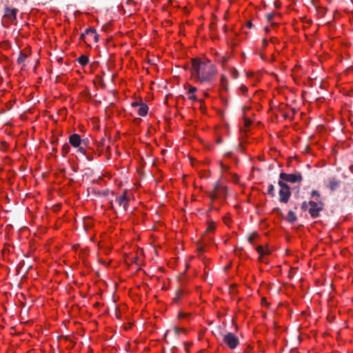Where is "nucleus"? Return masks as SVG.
I'll list each match as a JSON object with an SVG mask.
<instances>
[{
  "label": "nucleus",
  "instance_id": "44",
  "mask_svg": "<svg viewBox=\"0 0 353 353\" xmlns=\"http://www.w3.org/2000/svg\"><path fill=\"white\" fill-rule=\"evenodd\" d=\"M198 250H199V252L203 251V248H198Z\"/></svg>",
  "mask_w": 353,
  "mask_h": 353
},
{
  "label": "nucleus",
  "instance_id": "24",
  "mask_svg": "<svg viewBox=\"0 0 353 353\" xmlns=\"http://www.w3.org/2000/svg\"><path fill=\"white\" fill-rule=\"evenodd\" d=\"M181 296H182V292L180 290L177 291L176 292L175 297L174 298V301L175 302H178L180 300Z\"/></svg>",
  "mask_w": 353,
  "mask_h": 353
},
{
  "label": "nucleus",
  "instance_id": "11",
  "mask_svg": "<svg viewBox=\"0 0 353 353\" xmlns=\"http://www.w3.org/2000/svg\"><path fill=\"white\" fill-rule=\"evenodd\" d=\"M256 250L257 251V252L260 254V256L259 258V260L260 261H262V262H264V260L263 259V256L265 254H270V251L267 249V250H265L264 248L261 245H259L256 248Z\"/></svg>",
  "mask_w": 353,
  "mask_h": 353
},
{
  "label": "nucleus",
  "instance_id": "2",
  "mask_svg": "<svg viewBox=\"0 0 353 353\" xmlns=\"http://www.w3.org/2000/svg\"><path fill=\"white\" fill-rule=\"evenodd\" d=\"M69 143L74 148H77L78 150L83 153H85V147L88 145V140L81 139L78 134H73L69 137Z\"/></svg>",
  "mask_w": 353,
  "mask_h": 353
},
{
  "label": "nucleus",
  "instance_id": "29",
  "mask_svg": "<svg viewBox=\"0 0 353 353\" xmlns=\"http://www.w3.org/2000/svg\"><path fill=\"white\" fill-rule=\"evenodd\" d=\"M214 229H215V226H214V223H210L208 227V230L214 231Z\"/></svg>",
  "mask_w": 353,
  "mask_h": 353
},
{
  "label": "nucleus",
  "instance_id": "7",
  "mask_svg": "<svg viewBox=\"0 0 353 353\" xmlns=\"http://www.w3.org/2000/svg\"><path fill=\"white\" fill-rule=\"evenodd\" d=\"M6 2L7 3L5 5L4 8L3 17L10 21H12L16 19L18 10L17 8L10 7L8 3V0H6Z\"/></svg>",
  "mask_w": 353,
  "mask_h": 353
},
{
  "label": "nucleus",
  "instance_id": "18",
  "mask_svg": "<svg viewBox=\"0 0 353 353\" xmlns=\"http://www.w3.org/2000/svg\"><path fill=\"white\" fill-rule=\"evenodd\" d=\"M70 145L68 143H65L62 146V155L65 156L70 151Z\"/></svg>",
  "mask_w": 353,
  "mask_h": 353
},
{
  "label": "nucleus",
  "instance_id": "9",
  "mask_svg": "<svg viewBox=\"0 0 353 353\" xmlns=\"http://www.w3.org/2000/svg\"><path fill=\"white\" fill-rule=\"evenodd\" d=\"M279 201L281 203H287L291 196L290 190H279Z\"/></svg>",
  "mask_w": 353,
  "mask_h": 353
},
{
  "label": "nucleus",
  "instance_id": "5",
  "mask_svg": "<svg viewBox=\"0 0 353 353\" xmlns=\"http://www.w3.org/2000/svg\"><path fill=\"white\" fill-rule=\"evenodd\" d=\"M223 341L231 350L235 349L239 344V339L232 332H226L223 334Z\"/></svg>",
  "mask_w": 353,
  "mask_h": 353
},
{
  "label": "nucleus",
  "instance_id": "4",
  "mask_svg": "<svg viewBox=\"0 0 353 353\" xmlns=\"http://www.w3.org/2000/svg\"><path fill=\"white\" fill-rule=\"evenodd\" d=\"M212 201H214L218 197H225L227 194V188L219 181L214 185L213 192L208 193Z\"/></svg>",
  "mask_w": 353,
  "mask_h": 353
},
{
  "label": "nucleus",
  "instance_id": "15",
  "mask_svg": "<svg viewBox=\"0 0 353 353\" xmlns=\"http://www.w3.org/2000/svg\"><path fill=\"white\" fill-rule=\"evenodd\" d=\"M95 33H97L95 28H88L85 30V33L81 34V39H84L85 35H89V34L93 35Z\"/></svg>",
  "mask_w": 353,
  "mask_h": 353
},
{
  "label": "nucleus",
  "instance_id": "6",
  "mask_svg": "<svg viewBox=\"0 0 353 353\" xmlns=\"http://www.w3.org/2000/svg\"><path fill=\"white\" fill-rule=\"evenodd\" d=\"M279 178L282 180H285L286 182L292 183H299L303 180V176L300 172L294 174H286L285 172H281Z\"/></svg>",
  "mask_w": 353,
  "mask_h": 353
},
{
  "label": "nucleus",
  "instance_id": "17",
  "mask_svg": "<svg viewBox=\"0 0 353 353\" xmlns=\"http://www.w3.org/2000/svg\"><path fill=\"white\" fill-rule=\"evenodd\" d=\"M268 194L274 197L275 196L274 193V186L273 184H269L268 188Z\"/></svg>",
  "mask_w": 353,
  "mask_h": 353
},
{
  "label": "nucleus",
  "instance_id": "38",
  "mask_svg": "<svg viewBox=\"0 0 353 353\" xmlns=\"http://www.w3.org/2000/svg\"><path fill=\"white\" fill-rule=\"evenodd\" d=\"M101 145H105V140L103 139L101 143H100Z\"/></svg>",
  "mask_w": 353,
  "mask_h": 353
},
{
  "label": "nucleus",
  "instance_id": "13",
  "mask_svg": "<svg viewBox=\"0 0 353 353\" xmlns=\"http://www.w3.org/2000/svg\"><path fill=\"white\" fill-rule=\"evenodd\" d=\"M286 220L290 223H294L297 220V217L292 210L288 212Z\"/></svg>",
  "mask_w": 353,
  "mask_h": 353
},
{
  "label": "nucleus",
  "instance_id": "33",
  "mask_svg": "<svg viewBox=\"0 0 353 353\" xmlns=\"http://www.w3.org/2000/svg\"><path fill=\"white\" fill-rule=\"evenodd\" d=\"M227 81V79H226V77H225L224 74H222V75H221V83H222L223 86H225L224 83H225V81Z\"/></svg>",
  "mask_w": 353,
  "mask_h": 353
},
{
  "label": "nucleus",
  "instance_id": "42",
  "mask_svg": "<svg viewBox=\"0 0 353 353\" xmlns=\"http://www.w3.org/2000/svg\"><path fill=\"white\" fill-rule=\"evenodd\" d=\"M265 31L266 32H268L270 31V28H268V27H265Z\"/></svg>",
  "mask_w": 353,
  "mask_h": 353
},
{
  "label": "nucleus",
  "instance_id": "22",
  "mask_svg": "<svg viewBox=\"0 0 353 353\" xmlns=\"http://www.w3.org/2000/svg\"><path fill=\"white\" fill-rule=\"evenodd\" d=\"M301 208L303 211H308V209H309V204H308V202H306V201H303L302 203H301Z\"/></svg>",
  "mask_w": 353,
  "mask_h": 353
},
{
  "label": "nucleus",
  "instance_id": "39",
  "mask_svg": "<svg viewBox=\"0 0 353 353\" xmlns=\"http://www.w3.org/2000/svg\"><path fill=\"white\" fill-rule=\"evenodd\" d=\"M252 26H253V25H252V23L251 22H248V28H252Z\"/></svg>",
  "mask_w": 353,
  "mask_h": 353
},
{
  "label": "nucleus",
  "instance_id": "25",
  "mask_svg": "<svg viewBox=\"0 0 353 353\" xmlns=\"http://www.w3.org/2000/svg\"><path fill=\"white\" fill-rule=\"evenodd\" d=\"M230 74L233 79H236L238 77V72L234 68L231 70Z\"/></svg>",
  "mask_w": 353,
  "mask_h": 353
},
{
  "label": "nucleus",
  "instance_id": "30",
  "mask_svg": "<svg viewBox=\"0 0 353 353\" xmlns=\"http://www.w3.org/2000/svg\"><path fill=\"white\" fill-rule=\"evenodd\" d=\"M99 39V35L97 33L93 34V40L94 42H98Z\"/></svg>",
  "mask_w": 353,
  "mask_h": 353
},
{
  "label": "nucleus",
  "instance_id": "16",
  "mask_svg": "<svg viewBox=\"0 0 353 353\" xmlns=\"http://www.w3.org/2000/svg\"><path fill=\"white\" fill-rule=\"evenodd\" d=\"M285 180H280L278 182V184L280 187V190H290V187L285 183Z\"/></svg>",
  "mask_w": 353,
  "mask_h": 353
},
{
  "label": "nucleus",
  "instance_id": "1",
  "mask_svg": "<svg viewBox=\"0 0 353 353\" xmlns=\"http://www.w3.org/2000/svg\"><path fill=\"white\" fill-rule=\"evenodd\" d=\"M192 77L201 83L211 82L216 74L215 65L209 60L201 61L197 59L192 60Z\"/></svg>",
  "mask_w": 353,
  "mask_h": 353
},
{
  "label": "nucleus",
  "instance_id": "27",
  "mask_svg": "<svg viewBox=\"0 0 353 353\" xmlns=\"http://www.w3.org/2000/svg\"><path fill=\"white\" fill-rule=\"evenodd\" d=\"M219 62L221 63L222 65H224L228 61V58L225 57H221V59L219 60Z\"/></svg>",
  "mask_w": 353,
  "mask_h": 353
},
{
  "label": "nucleus",
  "instance_id": "20",
  "mask_svg": "<svg viewBox=\"0 0 353 353\" xmlns=\"http://www.w3.org/2000/svg\"><path fill=\"white\" fill-rule=\"evenodd\" d=\"M26 59V55L25 54H23L22 52L20 53L19 57L17 58V62L18 63H21L23 62Z\"/></svg>",
  "mask_w": 353,
  "mask_h": 353
},
{
  "label": "nucleus",
  "instance_id": "43",
  "mask_svg": "<svg viewBox=\"0 0 353 353\" xmlns=\"http://www.w3.org/2000/svg\"><path fill=\"white\" fill-rule=\"evenodd\" d=\"M263 41L264 45H267L268 41H267V40H266V39H263Z\"/></svg>",
  "mask_w": 353,
  "mask_h": 353
},
{
  "label": "nucleus",
  "instance_id": "32",
  "mask_svg": "<svg viewBox=\"0 0 353 353\" xmlns=\"http://www.w3.org/2000/svg\"><path fill=\"white\" fill-rule=\"evenodd\" d=\"M245 125L248 127L251 124V121L249 119L245 118Z\"/></svg>",
  "mask_w": 353,
  "mask_h": 353
},
{
  "label": "nucleus",
  "instance_id": "48",
  "mask_svg": "<svg viewBox=\"0 0 353 353\" xmlns=\"http://www.w3.org/2000/svg\"><path fill=\"white\" fill-rule=\"evenodd\" d=\"M329 2H330V0H327Z\"/></svg>",
  "mask_w": 353,
  "mask_h": 353
},
{
  "label": "nucleus",
  "instance_id": "36",
  "mask_svg": "<svg viewBox=\"0 0 353 353\" xmlns=\"http://www.w3.org/2000/svg\"><path fill=\"white\" fill-rule=\"evenodd\" d=\"M187 316V314H185V313H179V318H183V317H185V316Z\"/></svg>",
  "mask_w": 353,
  "mask_h": 353
},
{
  "label": "nucleus",
  "instance_id": "41",
  "mask_svg": "<svg viewBox=\"0 0 353 353\" xmlns=\"http://www.w3.org/2000/svg\"><path fill=\"white\" fill-rule=\"evenodd\" d=\"M168 332H169V331L168 330V331L165 333V334H164V339H165V340H167V336H168Z\"/></svg>",
  "mask_w": 353,
  "mask_h": 353
},
{
  "label": "nucleus",
  "instance_id": "47",
  "mask_svg": "<svg viewBox=\"0 0 353 353\" xmlns=\"http://www.w3.org/2000/svg\"><path fill=\"white\" fill-rule=\"evenodd\" d=\"M225 155H228V156L230 155V152H227V153L225 154Z\"/></svg>",
  "mask_w": 353,
  "mask_h": 353
},
{
  "label": "nucleus",
  "instance_id": "21",
  "mask_svg": "<svg viewBox=\"0 0 353 353\" xmlns=\"http://www.w3.org/2000/svg\"><path fill=\"white\" fill-rule=\"evenodd\" d=\"M257 236H258V234L256 232H252V234H250L248 239L249 243H253L254 239L255 237H256Z\"/></svg>",
  "mask_w": 353,
  "mask_h": 353
},
{
  "label": "nucleus",
  "instance_id": "23",
  "mask_svg": "<svg viewBox=\"0 0 353 353\" xmlns=\"http://www.w3.org/2000/svg\"><path fill=\"white\" fill-rule=\"evenodd\" d=\"M173 331L174 332V333L176 336H178L181 332H185L183 328H179L178 327H174Z\"/></svg>",
  "mask_w": 353,
  "mask_h": 353
},
{
  "label": "nucleus",
  "instance_id": "14",
  "mask_svg": "<svg viewBox=\"0 0 353 353\" xmlns=\"http://www.w3.org/2000/svg\"><path fill=\"white\" fill-rule=\"evenodd\" d=\"M88 61L89 58L86 55H81L78 59L79 63L82 66H85V65H87Z\"/></svg>",
  "mask_w": 353,
  "mask_h": 353
},
{
  "label": "nucleus",
  "instance_id": "37",
  "mask_svg": "<svg viewBox=\"0 0 353 353\" xmlns=\"http://www.w3.org/2000/svg\"><path fill=\"white\" fill-rule=\"evenodd\" d=\"M108 26H109V25H108V23H107V24H105V25L103 26V30H105V31H108Z\"/></svg>",
  "mask_w": 353,
  "mask_h": 353
},
{
  "label": "nucleus",
  "instance_id": "40",
  "mask_svg": "<svg viewBox=\"0 0 353 353\" xmlns=\"http://www.w3.org/2000/svg\"><path fill=\"white\" fill-rule=\"evenodd\" d=\"M221 166L222 170H223V169H225V170H226V169H228V168H227L226 166H225L223 163H221Z\"/></svg>",
  "mask_w": 353,
  "mask_h": 353
},
{
  "label": "nucleus",
  "instance_id": "19",
  "mask_svg": "<svg viewBox=\"0 0 353 353\" xmlns=\"http://www.w3.org/2000/svg\"><path fill=\"white\" fill-rule=\"evenodd\" d=\"M311 196H313V197H316V201L321 200L320 199L321 194H320L319 192L317 191V190H313L311 192Z\"/></svg>",
  "mask_w": 353,
  "mask_h": 353
},
{
  "label": "nucleus",
  "instance_id": "31",
  "mask_svg": "<svg viewBox=\"0 0 353 353\" xmlns=\"http://www.w3.org/2000/svg\"><path fill=\"white\" fill-rule=\"evenodd\" d=\"M240 89H241V90L242 91L243 93H245L248 91L247 87L245 85H242L240 87Z\"/></svg>",
  "mask_w": 353,
  "mask_h": 353
},
{
  "label": "nucleus",
  "instance_id": "34",
  "mask_svg": "<svg viewBox=\"0 0 353 353\" xmlns=\"http://www.w3.org/2000/svg\"><path fill=\"white\" fill-rule=\"evenodd\" d=\"M131 105L132 107H139L141 105V103H139L138 101H134L132 103Z\"/></svg>",
  "mask_w": 353,
  "mask_h": 353
},
{
  "label": "nucleus",
  "instance_id": "26",
  "mask_svg": "<svg viewBox=\"0 0 353 353\" xmlns=\"http://www.w3.org/2000/svg\"><path fill=\"white\" fill-rule=\"evenodd\" d=\"M274 16V13H268L266 14V19L268 22H271Z\"/></svg>",
  "mask_w": 353,
  "mask_h": 353
},
{
  "label": "nucleus",
  "instance_id": "3",
  "mask_svg": "<svg viewBox=\"0 0 353 353\" xmlns=\"http://www.w3.org/2000/svg\"><path fill=\"white\" fill-rule=\"evenodd\" d=\"M308 212L312 218L316 219L319 216L320 212L323 210L324 203L321 200L310 201L308 202Z\"/></svg>",
  "mask_w": 353,
  "mask_h": 353
},
{
  "label": "nucleus",
  "instance_id": "8",
  "mask_svg": "<svg viewBox=\"0 0 353 353\" xmlns=\"http://www.w3.org/2000/svg\"><path fill=\"white\" fill-rule=\"evenodd\" d=\"M127 192H124L122 195L116 197V202L120 207H122L124 211L127 210L129 203V199L127 198Z\"/></svg>",
  "mask_w": 353,
  "mask_h": 353
},
{
  "label": "nucleus",
  "instance_id": "46",
  "mask_svg": "<svg viewBox=\"0 0 353 353\" xmlns=\"http://www.w3.org/2000/svg\"><path fill=\"white\" fill-rule=\"evenodd\" d=\"M107 150H110V145H108V146H107Z\"/></svg>",
  "mask_w": 353,
  "mask_h": 353
},
{
  "label": "nucleus",
  "instance_id": "10",
  "mask_svg": "<svg viewBox=\"0 0 353 353\" xmlns=\"http://www.w3.org/2000/svg\"><path fill=\"white\" fill-rule=\"evenodd\" d=\"M341 185V181L335 178L329 179L327 187L330 190L334 191L337 190Z\"/></svg>",
  "mask_w": 353,
  "mask_h": 353
},
{
  "label": "nucleus",
  "instance_id": "35",
  "mask_svg": "<svg viewBox=\"0 0 353 353\" xmlns=\"http://www.w3.org/2000/svg\"><path fill=\"white\" fill-rule=\"evenodd\" d=\"M189 99H190V100H193V101H194V100H196V95H194V94H192V95H190V96L189 97Z\"/></svg>",
  "mask_w": 353,
  "mask_h": 353
},
{
  "label": "nucleus",
  "instance_id": "28",
  "mask_svg": "<svg viewBox=\"0 0 353 353\" xmlns=\"http://www.w3.org/2000/svg\"><path fill=\"white\" fill-rule=\"evenodd\" d=\"M197 90V88L194 86H191L189 89L188 94H194Z\"/></svg>",
  "mask_w": 353,
  "mask_h": 353
},
{
  "label": "nucleus",
  "instance_id": "45",
  "mask_svg": "<svg viewBox=\"0 0 353 353\" xmlns=\"http://www.w3.org/2000/svg\"><path fill=\"white\" fill-rule=\"evenodd\" d=\"M292 110L294 114L296 112V110L294 108H293Z\"/></svg>",
  "mask_w": 353,
  "mask_h": 353
},
{
  "label": "nucleus",
  "instance_id": "12",
  "mask_svg": "<svg viewBox=\"0 0 353 353\" xmlns=\"http://www.w3.org/2000/svg\"><path fill=\"white\" fill-rule=\"evenodd\" d=\"M148 107L145 103H141L138 108V114L139 116L144 117L147 114Z\"/></svg>",
  "mask_w": 353,
  "mask_h": 353
}]
</instances>
